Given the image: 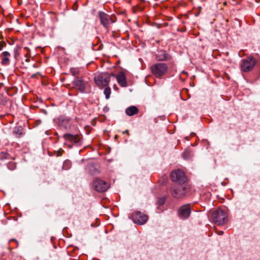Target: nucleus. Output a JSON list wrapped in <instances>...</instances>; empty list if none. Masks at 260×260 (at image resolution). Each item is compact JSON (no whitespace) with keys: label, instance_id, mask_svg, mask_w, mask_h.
Masks as SVG:
<instances>
[{"label":"nucleus","instance_id":"obj_30","mask_svg":"<svg viewBox=\"0 0 260 260\" xmlns=\"http://www.w3.org/2000/svg\"><path fill=\"white\" fill-rule=\"evenodd\" d=\"M107 75H109V76H110V78L111 77H116V76H117V75H116L115 74H113V73H111V74H107Z\"/></svg>","mask_w":260,"mask_h":260},{"label":"nucleus","instance_id":"obj_29","mask_svg":"<svg viewBox=\"0 0 260 260\" xmlns=\"http://www.w3.org/2000/svg\"><path fill=\"white\" fill-rule=\"evenodd\" d=\"M12 241L15 242L16 243V247L18 246V242L17 240H16L15 239H12L9 240V243H10V242H11Z\"/></svg>","mask_w":260,"mask_h":260},{"label":"nucleus","instance_id":"obj_36","mask_svg":"<svg viewBox=\"0 0 260 260\" xmlns=\"http://www.w3.org/2000/svg\"><path fill=\"white\" fill-rule=\"evenodd\" d=\"M117 138V135H116V136H115V139H116Z\"/></svg>","mask_w":260,"mask_h":260},{"label":"nucleus","instance_id":"obj_7","mask_svg":"<svg viewBox=\"0 0 260 260\" xmlns=\"http://www.w3.org/2000/svg\"><path fill=\"white\" fill-rule=\"evenodd\" d=\"M93 188L100 192H105L110 187V185L105 181L99 178H95L92 183Z\"/></svg>","mask_w":260,"mask_h":260},{"label":"nucleus","instance_id":"obj_6","mask_svg":"<svg viewBox=\"0 0 260 260\" xmlns=\"http://www.w3.org/2000/svg\"><path fill=\"white\" fill-rule=\"evenodd\" d=\"M255 60L253 57H248L241 60L240 69L242 72H248L254 67Z\"/></svg>","mask_w":260,"mask_h":260},{"label":"nucleus","instance_id":"obj_11","mask_svg":"<svg viewBox=\"0 0 260 260\" xmlns=\"http://www.w3.org/2000/svg\"><path fill=\"white\" fill-rule=\"evenodd\" d=\"M74 85L81 92H84L85 90V83L84 80L80 77H76L73 81Z\"/></svg>","mask_w":260,"mask_h":260},{"label":"nucleus","instance_id":"obj_8","mask_svg":"<svg viewBox=\"0 0 260 260\" xmlns=\"http://www.w3.org/2000/svg\"><path fill=\"white\" fill-rule=\"evenodd\" d=\"M152 73L156 77H160L167 72V66L165 63H158L153 65L151 67Z\"/></svg>","mask_w":260,"mask_h":260},{"label":"nucleus","instance_id":"obj_3","mask_svg":"<svg viewBox=\"0 0 260 260\" xmlns=\"http://www.w3.org/2000/svg\"><path fill=\"white\" fill-rule=\"evenodd\" d=\"M98 16L101 24L106 29L108 28L111 24L116 21V16L109 15L103 11H99L98 12Z\"/></svg>","mask_w":260,"mask_h":260},{"label":"nucleus","instance_id":"obj_34","mask_svg":"<svg viewBox=\"0 0 260 260\" xmlns=\"http://www.w3.org/2000/svg\"><path fill=\"white\" fill-rule=\"evenodd\" d=\"M3 87H4V84L2 83H0V89Z\"/></svg>","mask_w":260,"mask_h":260},{"label":"nucleus","instance_id":"obj_26","mask_svg":"<svg viewBox=\"0 0 260 260\" xmlns=\"http://www.w3.org/2000/svg\"><path fill=\"white\" fill-rule=\"evenodd\" d=\"M15 165L13 162H9L8 165V167L11 170H13L15 168Z\"/></svg>","mask_w":260,"mask_h":260},{"label":"nucleus","instance_id":"obj_28","mask_svg":"<svg viewBox=\"0 0 260 260\" xmlns=\"http://www.w3.org/2000/svg\"><path fill=\"white\" fill-rule=\"evenodd\" d=\"M6 43L4 41H1L0 42V51H1L3 48L6 46Z\"/></svg>","mask_w":260,"mask_h":260},{"label":"nucleus","instance_id":"obj_12","mask_svg":"<svg viewBox=\"0 0 260 260\" xmlns=\"http://www.w3.org/2000/svg\"><path fill=\"white\" fill-rule=\"evenodd\" d=\"M63 138L66 141L73 142L74 143H78L80 140V137L78 135H72L70 134H65L63 135Z\"/></svg>","mask_w":260,"mask_h":260},{"label":"nucleus","instance_id":"obj_9","mask_svg":"<svg viewBox=\"0 0 260 260\" xmlns=\"http://www.w3.org/2000/svg\"><path fill=\"white\" fill-rule=\"evenodd\" d=\"M130 218L137 224L143 225L146 222V215L140 211L134 212Z\"/></svg>","mask_w":260,"mask_h":260},{"label":"nucleus","instance_id":"obj_25","mask_svg":"<svg viewBox=\"0 0 260 260\" xmlns=\"http://www.w3.org/2000/svg\"><path fill=\"white\" fill-rule=\"evenodd\" d=\"M24 49L26 50L27 51L25 55V57L26 58L30 57V51L28 47H24Z\"/></svg>","mask_w":260,"mask_h":260},{"label":"nucleus","instance_id":"obj_10","mask_svg":"<svg viewBox=\"0 0 260 260\" xmlns=\"http://www.w3.org/2000/svg\"><path fill=\"white\" fill-rule=\"evenodd\" d=\"M190 213V206L189 204H186L179 208L178 211V215L180 219L184 220L189 217Z\"/></svg>","mask_w":260,"mask_h":260},{"label":"nucleus","instance_id":"obj_23","mask_svg":"<svg viewBox=\"0 0 260 260\" xmlns=\"http://www.w3.org/2000/svg\"><path fill=\"white\" fill-rule=\"evenodd\" d=\"M106 88L104 89V94L105 95L106 98L108 99L110 97V95L111 94V89L109 87H105Z\"/></svg>","mask_w":260,"mask_h":260},{"label":"nucleus","instance_id":"obj_5","mask_svg":"<svg viewBox=\"0 0 260 260\" xmlns=\"http://www.w3.org/2000/svg\"><path fill=\"white\" fill-rule=\"evenodd\" d=\"M170 177L173 182H177L179 184L186 183L187 178L184 172L180 170L172 171L170 174Z\"/></svg>","mask_w":260,"mask_h":260},{"label":"nucleus","instance_id":"obj_17","mask_svg":"<svg viewBox=\"0 0 260 260\" xmlns=\"http://www.w3.org/2000/svg\"><path fill=\"white\" fill-rule=\"evenodd\" d=\"M14 134L17 138H20L23 136L22 129L20 127H15L14 131Z\"/></svg>","mask_w":260,"mask_h":260},{"label":"nucleus","instance_id":"obj_22","mask_svg":"<svg viewBox=\"0 0 260 260\" xmlns=\"http://www.w3.org/2000/svg\"><path fill=\"white\" fill-rule=\"evenodd\" d=\"M70 71L73 76H75V78L78 77L77 76L79 75V70L78 68H72L70 69Z\"/></svg>","mask_w":260,"mask_h":260},{"label":"nucleus","instance_id":"obj_20","mask_svg":"<svg viewBox=\"0 0 260 260\" xmlns=\"http://www.w3.org/2000/svg\"><path fill=\"white\" fill-rule=\"evenodd\" d=\"M10 157V155L6 151H0V160H3L4 159H9Z\"/></svg>","mask_w":260,"mask_h":260},{"label":"nucleus","instance_id":"obj_31","mask_svg":"<svg viewBox=\"0 0 260 260\" xmlns=\"http://www.w3.org/2000/svg\"><path fill=\"white\" fill-rule=\"evenodd\" d=\"M39 73H37L36 74H34L31 75V78H35L38 75H39Z\"/></svg>","mask_w":260,"mask_h":260},{"label":"nucleus","instance_id":"obj_35","mask_svg":"<svg viewBox=\"0 0 260 260\" xmlns=\"http://www.w3.org/2000/svg\"><path fill=\"white\" fill-rule=\"evenodd\" d=\"M30 61L29 57L26 58L25 61L28 62Z\"/></svg>","mask_w":260,"mask_h":260},{"label":"nucleus","instance_id":"obj_37","mask_svg":"<svg viewBox=\"0 0 260 260\" xmlns=\"http://www.w3.org/2000/svg\"><path fill=\"white\" fill-rule=\"evenodd\" d=\"M145 81H146V77L145 78Z\"/></svg>","mask_w":260,"mask_h":260},{"label":"nucleus","instance_id":"obj_13","mask_svg":"<svg viewBox=\"0 0 260 260\" xmlns=\"http://www.w3.org/2000/svg\"><path fill=\"white\" fill-rule=\"evenodd\" d=\"M116 79L118 84L122 87H126L127 82L126 80L125 75L123 72H120L116 76Z\"/></svg>","mask_w":260,"mask_h":260},{"label":"nucleus","instance_id":"obj_19","mask_svg":"<svg viewBox=\"0 0 260 260\" xmlns=\"http://www.w3.org/2000/svg\"><path fill=\"white\" fill-rule=\"evenodd\" d=\"M192 156L191 151L189 150H185L182 154V156L185 159H188Z\"/></svg>","mask_w":260,"mask_h":260},{"label":"nucleus","instance_id":"obj_27","mask_svg":"<svg viewBox=\"0 0 260 260\" xmlns=\"http://www.w3.org/2000/svg\"><path fill=\"white\" fill-rule=\"evenodd\" d=\"M64 152V151L61 148H60L56 153V156H61L63 152Z\"/></svg>","mask_w":260,"mask_h":260},{"label":"nucleus","instance_id":"obj_24","mask_svg":"<svg viewBox=\"0 0 260 260\" xmlns=\"http://www.w3.org/2000/svg\"><path fill=\"white\" fill-rule=\"evenodd\" d=\"M20 47H18V46H17V47H16L14 49V56L15 58L16 59H17L18 57L20 55Z\"/></svg>","mask_w":260,"mask_h":260},{"label":"nucleus","instance_id":"obj_14","mask_svg":"<svg viewBox=\"0 0 260 260\" xmlns=\"http://www.w3.org/2000/svg\"><path fill=\"white\" fill-rule=\"evenodd\" d=\"M11 56L10 53L8 51L3 52L1 55V57L2 58L1 63L3 66H8L10 63V57Z\"/></svg>","mask_w":260,"mask_h":260},{"label":"nucleus","instance_id":"obj_4","mask_svg":"<svg viewBox=\"0 0 260 260\" xmlns=\"http://www.w3.org/2000/svg\"><path fill=\"white\" fill-rule=\"evenodd\" d=\"M94 80L96 85L102 88L108 86L110 82V76L107 74L101 73L95 76Z\"/></svg>","mask_w":260,"mask_h":260},{"label":"nucleus","instance_id":"obj_1","mask_svg":"<svg viewBox=\"0 0 260 260\" xmlns=\"http://www.w3.org/2000/svg\"><path fill=\"white\" fill-rule=\"evenodd\" d=\"M212 218L217 225H223L228 220V213L226 209H218L212 213Z\"/></svg>","mask_w":260,"mask_h":260},{"label":"nucleus","instance_id":"obj_18","mask_svg":"<svg viewBox=\"0 0 260 260\" xmlns=\"http://www.w3.org/2000/svg\"><path fill=\"white\" fill-rule=\"evenodd\" d=\"M72 167V162L69 159L64 161L62 165V169L68 170Z\"/></svg>","mask_w":260,"mask_h":260},{"label":"nucleus","instance_id":"obj_32","mask_svg":"<svg viewBox=\"0 0 260 260\" xmlns=\"http://www.w3.org/2000/svg\"><path fill=\"white\" fill-rule=\"evenodd\" d=\"M122 133H123V134H127V135H129V134H128V130L127 129V130L123 132Z\"/></svg>","mask_w":260,"mask_h":260},{"label":"nucleus","instance_id":"obj_16","mask_svg":"<svg viewBox=\"0 0 260 260\" xmlns=\"http://www.w3.org/2000/svg\"><path fill=\"white\" fill-rule=\"evenodd\" d=\"M138 112V109L134 106L128 107L125 110V113L128 116H133Z\"/></svg>","mask_w":260,"mask_h":260},{"label":"nucleus","instance_id":"obj_15","mask_svg":"<svg viewBox=\"0 0 260 260\" xmlns=\"http://www.w3.org/2000/svg\"><path fill=\"white\" fill-rule=\"evenodd\" d=\"M70 119L64 116H60L56 119V123L60 126L67 127L69 124Z\"/></svg>","mask_w":260,"mask_h":260},{"label":"nucleus","instance_id":"obj_21","mask_svg":"<svg viewBox=\"0 0 260 260\" xmlns=\"http://www.w3.org/2000/svg\"><path fill=\"white\" fill-rule=\"evenodd\" d=\"M166 200V198L165 197H162L158 199L156 202V204L158 205V208L165 204Z\"/></svg>","mask_w":260,"mask_h":260},{"label":"nucleus","instance_id":"obj_33","mask_svg":"<svg viewBox=\"0 0 260 260\" xmlns=\"http://www.w3.org/2000/svg\"><path fill=\"white\" fill-rule=\"evenodd\" d=\"M223 234V231H219L218 232V234L219 235H222Z\"/></svg>","mask_w":260,"mask_h":260},{"label":"nucleus","instance_id":"obj_2","mask_svg":"<svg viewBox=\"0 0 260 260\" xmlns=\"http://www.w3.org/2000/svg\"><path fill=\"white\" fill-rule=\"evenodd\" d=\"M189 188L190 186L187 183L179 184L176 186H173L171 188V193L175 198H181L189 191Z\"/></svg>","mask_w":260,"mask_h":260}]
</instances>
